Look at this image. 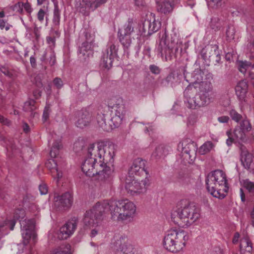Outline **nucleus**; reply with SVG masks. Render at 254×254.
<instances>
[{
  "mask_svg": "<svg viewBox=\"0 0 254 254\" xmlns=\"http://www.w3.org/2000/svg\"><path fill=\"white\" fill-rule=\"evenodd\" d=\"M134 204L127 199L98 201L93 207L86 211L82 221L85 227L91 228L98 225L103 220V215L110 211L112 218L126 220L132 217L135 212Z\"/></svg>",
  "mask_w": 254,
  "mask_h": 254,
  "instance_id": "nucleus-1",
  "label": "nucleus"
},
{
  "mask_svg": "<svg viewBox=\"0 0 254 254\" xmlns=\"http://www.w3.org/2000/svg\"><path fill=\"white\" fill-rule=\"evenodd\" d=\"M159 38L158 51L162 57H165L166 61H172L177 58L178 54L181 53L182 44L176 33H169L165 30L159 33Z\"/></svg>",
  "mask_w": 254,
  "mask_h": 254,
  "instance_id": "nucleus-2",
  "label": "nucleus"
},
{
  "mask_svg": "<svg viewBox=\"0 0 254 254\" xmlns=\"http://www.w3.org/2000/svg\"><path fill=\"white\" fill-rule=\"evenodd\" d=\"M207 191L214 197L224 198L227 195L229 187L225 173L216 170L209 173L205 179Z\"/></svg>",
  "mask_w": 254,
  "mask_h": 254,
  "instance_id": "nucleus-3",
  "label": "nucleus"
},
{
  "mask_svg": "<svg viewBox=\"0 0 254 254\" xmlns=\"http://www.w3.org/2000/svg\"><path fill=\"white\" fill-rule=\"evenodd\" d=\"M115 145L111 142H99L96 147L91 144L88 148L87 157L98 158L97 163L102 166H110L114 168V157Z\"/></svg>",
  "mask_w": 254,
  "mask_h": 254,
  "instance_id": "nucleus-4",
  "label": "nucleus"
},
{
  "mask_svg": "<svg viewBox=\"0 0 254 254\" xmlns=\"http://www.w3.org/2000/svg\"><path fill=\"white\" fill-rule=\"evenodd\" d=\"M179 206L180 207L172 215L173 221L179 226H189L199 218V209L188 200L180 201Z\"/></svg>",
  "mask_w": 254,
  "mask_h": 254,
  "instance_id": "nucleus-5",
  "label": "nucleus"
},
{
  "mask_svg": "<svg viewBox=\"0 0 254 254\" xmlns=\"http://www.w3.org/2000/svg\"><path fill=\"white\" fill-rule=\"evenodd\" d=\"M98 158L87 157L82 163L81 169L86 176H97L101 181H110L112 178L114 168L110 166H102L97 163Z\"/></svg>",
  "mask_w": 254,
  "mask_h": 254,
  "instance_id": "nucleus-6",
  "label": "nucleus"
},
{
  "mask_svg": "<svg viewBox=\"0 0 254 254\" xmlns=\"http://www.w3.org/2000/svg\"><path fill=\"white\" fill-rule=\"evenodd\" d=\"M189 239L188 233L184 230H170L164 236L163 245L167 251L176 253L183 249Z\"/></svg>",
  "mask_w": 254,
  "mask_h": 254,
  "instance_id": "nucleus-7",
  "label": "nucleus"
},
{
  "mask_svg": "<svg viewBox=\"0 0 254 254\" xmlns=\"http://www.w3.org/2000/svg\"><path fill=\"white\" fill-rule=\"evenodd\" d=\"M196 87L197 86L188 85L184 92V97L186 99L185 103L186 106L190 109H195L210 103L199 93L194 96L196 92Z\"/></svg>",
  "mask_w": 254,
  "mask_h": 254,
  "instance_id": "nucleus-8",
  "label": "nucleus"
},
{
  "mask_svg": "<svg viewBox=\"0 0 254 254\" xmlns=\"http://www.w3.org/2000/svg\"><path fill=\"white\" fill-rule=\"evenodd\" d=\"M134 22L132 18L128 19L124 27L119 29L118 35L120 42L123 45L125 51H127L131 44L130 34L133 31Z\"/></svg>",
  "mask_w": 254,
  "mask_h": 254,
  "instance_id": "nucleus-9",
  "label": "nucleus"
},
{
  "mask_svg": "<svg viewBox=\"0 0 254 254\" xmlns=\"http://www.w3.org/2000/svg\"><path fill=\"white\" fill-rule=\"evenodd\" d=\"M181 149L183 156L189 163L194 161L196 156V144L189 139H186L178 144Z\"/></svg>",
  "mask_w": 254,
  "mask_h": 254,
  "instance_id": "nucleus-10",
  "label": "nucleus"
},
{
  "mask_svg": "<svg viewBox=\"0 0 254 254\" xmlns=\"http://www.w3.org/2000/svg\"><path fill=\"white\" fill-rule=\"evenodd\" d=\"M202 58L205 62H209L212 64H219L221 60L220 52L217 45H208L201 51Z\"/></svg>",
  "mask_w": 254,
  "mask_h": 254,
  "instance_id": "nucleus-11",
  "label": "nucleus"
},
{
  "mask_svg": "<svg viewBox=\"0 0 254 254\" xmlns=\"http://www.w3.org/2000/svg\"><path fill=\"white\" fill-rule=\"evenodd\" d=\"M252 126L247 116L245 117L235 127L234 129V135L238 141L245 142L247 140L246 133L250 131Z\"/></svg>",
  "mask_w": 254,
  "mask_h": 254,
  "instance_id": "nucleus-12",
  "label": "nucleus"
},
{
  "mask_svg": "<svg viewBox=\"0 0 254 254\" xmlns=\"http://www.w3.org/2000/svg\"><path fill=\"white\" fill-rule=\"evenodd\" d=\"M72 203V196L69 192L55 196L54 206L57 211H63L70 208Z\"/></svg>",
  "mask_w": 254,
  "mask_h": 254,
  "instance_id": "nucleus-13",
  "label": "nucleus"
},
{
  "mask_svg": "<svg viewBox=\"0 0 254 254\" xmlns=\"http://www.w3.org/2000/svg\"><path fill=\"white\" fill-rule=\"evenodd\" d=\"M104 108H107L109 110V107L105 106ZM109 112L106 111L105 109L103 110V107H101L98 109V112L96 116L97 124L103 130L109 131L112 130L111 123L110 122Z\"/></svg>",
  "mask_w": 254,
  "mask_h": 254,
  "instance_id": "nucleus-14",
  "label": "nucleus"
},
{
  "mask_svg": "<svg viewBox=\"0 0 254 254\" xmlns=\"http://www.w3.org/2000/svg\"><path fill=\"white\" fill-rule=\"evenodd\" d=\"M116 243L117 249L115 254H134L133 246L125 236H121Z\"/></svg>",
  "mask_w": 254,
  "mask_h": 254,
  "instance_id": "nucleus-15",
  "label": "nucleus"
},
{
  "mask_svg": "<svg viewBox=\"0 0 254 254\" xmlns=\"http://www.w3.org/2000/svg\"><path fill=\"white\" fill-rule=\"evenodd\" d=\"M77 121L75 126L79 128H83L88 126L92 120V112L90 108L82 109L77 112Z\"/></svg>",
  "mask_w": 254,
  "mask_h": 254,
  "instance_id": "nucleus-16",
  "label": "nucleus"
},
{
  "mask_svg": "<svg viewBox=\"0 0 254 254\" xmlns=\"http://www.w3.org/2000/svg\"><path fill=\"white\" fill-rule=\"evenodd\" d=\"M146 161L140 158L133 161L132 166L128 170V174L130 177L136 176H147V172L145 169Z\"/></svg>",
  "mask_w": 254,
  "mask_h": 254,
  "instance_id": "nucleus-17",
  "label": "nucleus"
},
{
  "mask_svg": "<svg viewBox=\"0 0 254 254\" xmlns=\"http://www.w3.org/2000/svg\"><path fill=\"white\" fill-rule=\"evenodd\" d=\"M78 222V219L77 217H72L60 228L59 237L61 236L62 239H66L68 238L76 229Z\"/></svg>",
  "mask_w": 254,
  "mask_h": 254,
  "instance_id": "nucleus-18",
  "label": "nucleus"
},
{
  "mask_svg": "<svg viewBox=\"0 0 254 254\" xmlns=\"http://www.w3.org/2000/svg\"><path fill=\"white\" fill-rule=\"evenodd\" d=\"M203 71L197 68L195 69L192 72L190 73L187 72L186 70L184 71V75L186 80L190 83L189 85H196L198 86L201 84V82H203Z\"/></svg>",
  "mask_w": 254,
  "mask_h": 254,
  "instance_id": "nucleus-19",
  "label": "nucleus"
},
{
  "mask_svg": "<svg viewBox=\"0 0 254 254\" xmlns=\"http://www.w3.org/2000/svg\"><path fill=\"white\" fill-rule=\"evenodd\" d=\"M240 149L242 164L246 169L254 173V161L252 154L250 153L244 146H242Z\"/></svg>",
  "mask_w": 254,
  "mask_h": 254,
  "instance_id": "nucleus-20",
  "label": "nucleus"
},
{
  "mask_svg": "<svg viewBox=\"0 0 254 254\" xmlns=\"http://www.w3.org/2000/svg\"><path fill=\"white\" fill-rule=\"evenodd\" d=\"M146 182L144 180L138 181L133 180L131 182L127 183L125 186L126 189L132 194L140 193L146 190Z\"/></svg>",
  "mask_w": 254,
  "mask_h": 254,
  "instance_id": "nucleus-21",
  "label": "nucleus"
},
{
  "mask_svg": "<svg viewBox=\"0 0 254 254\" xmlns=\"http://www.w3.org/2000/svg\"><path fill=\"white\" fill-rule=\"evenodd\" d=\"M199 89V93L202 95L208 101L211 102L214 97L213 85L208 81H204L198 87Z\"/></svg>",
  "mask_w": 254,
  "mask_h": 254,
  "instance_id": "nucleus-22",
  "label": "nucleus"
},
{
  "mask_svg": "<svg viewBox=\"0 0 254 254\" xmlns=\"http://www.w3.org/2000/svg\"><path fill=\"white\" fill-rule=\"evenodd\" d=\"M22 228V235L23 238V244L26 246L29 243L33 234L34 224L31 220L23 222L21 224Z\"/></svg>",
  "mask_w": 254,
  "mask_h": 254,
  "instance_id": "nucleus-23",
  "label": "nucleus"
},
{
  "mask_svg": "<svg viewBox=\"0 0 254 254\" xmlns=\"http://www.w3.org/2000/svg\"><path fill=\"white\" fill-rule=\"evenodd\" d=\"M160 28V22L153 19H145L142 24V34L144 36H149L157 31Z\"/></svg>",
  "mask_w": 254,
  "mask_h": 254,
  "instance_id": "nucleus-24",
  "label": "nucleus"
},
{
  "mask_svg": "<svg viewBox=\"0 0 254 254\" xmlns=\"http://www.w3.org/2000/svg\"><path fill=\"white\" fill-rule=\"evenodd\" d=\"M93 46L90 45L82 44L81 46L79 47L78 50V58L82 63H86L88 61L90 57H93Z\"/></svg>",
  "mask_w": 254,
  "mask_h": 254,
  "instance_id": "nucleus-25",
  "label": "nucleus"
},
{
  "mask_svg": "<svg viewBox=\"0 0 254 254\" xmlns=\"http://www.w3.org/2000/svg\"><path fill=\"white\" fill-rule=\"evenodd\" d=\"M107 0H75L76 6L77 7H85L95 9L101 5L105 3Z\"/></svg>",
  "mask_w": 254,
  "mask_h": 254,
  "instance_id": "nucleus-26",
  "label": "nucleus"
},
{
  "mask_svg": "<svg viewBox=\"0 0 254 254\" xmlns=\"http://www.w3.org/2000/svg\"><path fill=\"white\" fill-rule=\"evenodd\" d=\"M248 90V82L244 80L239 81L236 87V94L240 101H244Z\"/></svg>",
  "mask_w": 254,
  "mask_h": 254,
  "instance_id": "nucleus-27",
  "label": "nucleus"
},
{
  "mask_svg": "<svg viewBox=\"0 0 254 254\" xmlns=\"http://www.w3.org/2000/svg\"><path fill=\"white\" fill-rule=\"evenodd\" d=\"M240 252L242 254H246V253L251 254L253 250V244L250 239L245 237L240 240Z\"/></svg>",
  "mask_w": 254,
  "mask_h": 254,
  "instance_id": "nucleus-28",
  "label": "nucleus"
},
{
  "mask_svg": "<svg viewBox=\"0 0 254 254\" xmlns=\"http://www.w3.org/2000/svg\"><path fill=\"white\" fill-rule=\"evenodd\" d=\"M168 146L163 144H160L157 146L155 150L153 152L152 157L155 159L158 160L166 156L168 154Z\"/></svg>",
  "mask_w": 254,
  "mask_h": 254,
  "instance_id": "nucleus-29",
  "label": "nucleus"
},
{
  "mask_svg": "<svg viewBox=\"0 0 254 254\" xmlns=\"http://www.w3.org/2000/svg\"><path fill=\"white\" fill-rule=\"evenodd\" d=\"M114 58L111 57L109 56V51L108 49L106 50V52L103 54L102 58L101 61L100 65L102 68L105 69H109L112 67L113 62Z\"/></svg>",
  "mask_w": 254,
  "mask_h": 254,
  "instance_id": "nucleus-30",
  "label": "nucleus"
},
{
  "mask_svg": "<svg viewBox=\"0 0 254 254\" xmlns=\"http://www.w3.org/2000/svg\"><path fill=\"white\" fill-rule=\"evenodd\" d=\"M174 8V3L168 0L161 2L157 5V10L164 14L171 12Z\"/></svg>",
  "mask_w": 254,
  "mask_h": 254,
  "instance_id": "nucleus-31",
  "label": "nucleus"
},
{
  "mask_svg": "<svg viewBox=\"0 0 254 254\" xmlns=\"http://www.w3.org/2000/svg\"><path fill=\"white\" fill-rule=\"evenodd\" d=\"M112 113L116 115H119L125 116L126 110L125 105L123 103L122 100H118L117 102L112 107Z\"/></svg>",
  "mask_w": 254,
  "mask_h": 254,
  "instance_id": "nucleus-32",
  "label": "nucleus"
},
{
  "mask_svg": "<svg viewBox=\"0 0 254 254\" xmlns=\"http://www.w3.org/2000/svg\"><path fill=\"white\" fill-rule=\"evenodd\" d=\"M250 67L254 68V63L252 61H238L237 63L238 69L243 74H245Z\"/></svg>",
  "mask_w": 254,
  "mask_h": 254,
  "instance_id": "nucleus-33",
  "label": "nucleus"
},
{
  "mask_svg": "<svg viewBox=\"0 0 254 254\" xmlns=\"http://www.w3.org/2000/svg\"><path fill=\"white\" fill-rule=\"evenodd\" d=\"M112 114L111 117L110 116V122L111 123L112 129L113 128L119 127L121 125L125 116L116 115L113 112Z\"/></svg>",
  "mask_w": 254,
  "mask_h": 254,
  "instance_id": "nucleus-34",
  "label": "nucleus"
},
{
  "mask_svg": "<svg viewBox=\"0 0 254 254\" xmlns=\"http://www.w3.org/2000/svg\"><path fill=\"white\" fill-rule=\"evenodd\" d=\"M164 81L167 85H170L173 87L180 82L179 75L175 72H171L165 78Z\"/></svg>",
  "mask_w": 254,
  "mask_h": 254,
  "instance_id": "nucleus-35",
  "label": "nucleus"
},
{
  "mask_svg": "<svg viewBox=\"0 0 254 254\" xmlns=\"http://www.w3.org/2000/svg\"><path fill=\"white\" fill-rule=\"evenodd\" d=\"M229 115L231 120L237 124L247 116L245 114H240L235 109H231L229 111Z\"/></svg>",
  "mask_w": 254,
  "mask_h": 254,
  "instance_id": "nucleus-36",
  "label": "nucleus"
},
{
  "mask_svg": "<svg viewBox=\"0 0 254 254\" xmlns=\"http://www.w3.org/2000/svg\"><path fill=\"white\" fill-rule=\"evenodd\" d=\"M224 25V21L218 17L212 18L210 23V26L211 28L214 31H218L220 30Z\"/></svg>",
  "mask_w": 254,
  "mask_h": 254,
  "instance_id": "nucleus-37",
  "label": "nucleus"
},
{
  "mask_svg": "<svg viewBox=\"0 0 254 254\" xmlns=\"http://www.w3.org/2000/svg\"><path fill=\"white\" fill-rule=\"evenodd\" d=\"M213 147L214 144L211 141H206L200 147L199 152L202 155L207 154L211 151Z\"/></svg>",
  "mask_w": 254,
  "mask_h": 254,
  "instance_id": "nucleus-38",
  "label": "nucleus"
},
{
  "mask_svg": "<svg viewBox=\"0 0 254 254\" xmlns=\"http://www.w3.org/2000/svg\"><path fill=\"white\" fill-rule=\"evenodd\" d=\"M61 147V144L60 141H56L53 143L50 153L51 157L56 158L57 157L59 154Z\"/></svg>",
  "mask_w": 254,
  "mask_h": 254,
  "instance_id": "nucleus-39",
  "label": "nucleus"
},
{
  "mask_svg": "<svg viewBox=\"0 0 254 254\" xmlns=\"http://www.w3.org/2000/svg\"><path fill=\"white\" fill-rule=\"evenodd\" d=\"M36 102L33 99H30L25 102L24 104L23 109L26 112H32L36 109L35 106Z\"/></svg>",
  "mask_w": 254,
  "mask_h": 254,
  "instance_id": "nucleus-40",
  "label": "nucleus"
},
{
  "mask_svg": "<svg viewBox=\"0 0 254 254\" xmlns=\"http://www.w3.org/2000/svg\"><path fill=\"white\" fill-rule=\"evenodd\" d=\"M60 10L57 4H55L54 10V17L53 22L56 26H59L60 23Z\"/></svg>",
  "mask_w": 254,
  "mask_h": 254,
  "instance_id": "nucleus-41",
  "label": "nucleus"
},
{
  "mask_svg": "<svg viewBox=\"0 0 254 254\" xmlns=\"http://www.w3.org/2000/svg\"><path fill=\"white\" fill-rule=\"evenodd\" d=\"M235 28L232 25H228L226 31V36L227 41H231L234 39Z\"/></svg>",
  "mask_w": 254,
  "mask_h": 254,
  "instance_id": "nucleus-42",
  "label": "nucleus"
},
{
  "mask_svg": "<svg viewBox=\"0 0 254 254\" xmlns=\"http://www.w3.org/2000/svg\"><path fill=\"white\" fill-rule=\"evenodd\" d=\"M243 185L250 193L254 194V183L247 179L244 181Z\"/></svg>",
  "mask_w": 254,
  "mask_h": 254,
  "instance_id": "nucleus-43",
  "label": "nucleus"
},
{
  "mask_svg": "<svg viewBox=\"0 0 254 254\" xmlns=\"http://www.w3.org/2000/svg\"><path fill=\"white\" fill-rule=\"evenodd\" d=\"M118 46L114 44H112L110 46L109 48L107 49L109 50L110 56L114 58L118 57Z\"/></svg>",
  "mask_w": 254,
  "mask_h": 254,
  "instance_id": "nucleus-44",
  "label": "nucleus"
},
{
  "mask_svg": "<svg viewBox=\"0 0 254 254\" xmlns=\"http://www.w3.org/2000/svg\"><path fill=\"white\" fill-rule=\"evenodd\" d=\"M46 166L51 170V172L54 171L58 168V165L56 160L51 159L46 163Z\"/></svg>",
  "mask_w": 254,
  "mask_h": 254,
  "instance_id": "nucleus-45",
  "label": "nucleus"
},
{
  "mask_svg": "<svg viewBox=\"0 0 254 254\" xmlns=\"http://www.w3.org/2000/svg\"><path fill=\"white\" fill-rule=\"evenodd\" d=\"M84 37L85 38V41L83 42L82 44H85V45H90L93 46V43L94 42L93 36L88 32H85L84 33Z\"/></svg>",
  "mask_w": 254,
  "mask_h": 254,
  "instance_id": "nucleus-46",
  "label": "nucleus"
},
{
  "mask_svg": "<svg viewBox=\"0 0 254 254\" xmlns=\"http://www.w3.org/2000/svg\"><path fill=\"white\" fill-rule=\"evenodd\" d=\"M23 2H18L13 5L12 9L13 10L15 11L16 12H18L19 14H23Z\"/></svg>",
  "mask_w": 254,
  "mask_h": 254,
  "instance_id": "nucleus-47",
  "label": "nucleus"
},
{
  "mask_svg": "<svg viewBox=\"0 0 254 254\" xmlns=\"http://www.w3.org/2000/svg\"><path fill=\"white\" fill-rule=\"evenodd\" d=\"M52 175L54 179L56 180L57 183H58L59 180L63 177V173L58 168L54 171L52 172Z\"/></svg>",
  "mask_w": 254,
  "mask_h": 254,
  "instance_id": "nucleus-48",
  "label": "nucleus"
},
{
  "mask_svg": "<svg viewBox=\"0 0 254 254\" xmlns=\"http://www.w3.org/2000/svg\"><path fill=\"white\" fill-rule=\"evenodd\" d=\"M208 5L214 8L220 7L222 4V0H210Z\"/></svg>",
  "mask_w": 254,
  "mask_h": 254,
  "instance_id": "nucleus-49",
  "label": "nucleus"
},
{
  "mask_svg": "<svg viewBox=\"0 0 254 254\" xmlns=\"http://www.w3.org/2000/svg\"><path fill=\"white\" fill-rule=\"evenodd\" d=\"M51 112L50 107L49 105L46 106L44 108L43 114V120L44 122H46L49 118L50 113Z\"/></svg>",
  "mask_w": 254,
  "mask_h": 254,
  "instance_id": "nucleus-50",
  "label": "nucleus"
},
{
  "mask_svg": "<svg viewBox=\"0 0 254 254\" xmlns=\"http://www.w3.org/2000/svg\"><path fill=\"white\" fill-rule=\"evenodd\" d=\"M150 71L155 74H159L161 72V69L155 64H151L149 66Z\"/></svg>",
  "mask_w": 254,
  "mask_h": 254,
  "instance_id": "nucleus-51",
  "label": "nucleus"
},
{
  "mask_svg": "<svg viewBox=\"0 0 254 254\" xmlns=\"http://www.w3.org/2000/svg\"><path fill=\"white\" fill-rule=\"evenodd\" d=\"M83 142L80 141H76L74 143L73 149L75 152H79L83 149Z\"/></svg>",
  "mask_w": 254,
  "mask_h": 254,
  "instance_id": "nucleus-52",
  "label": "nucleus"
},
{
  "mask_svg": "<svg viewBox=\"0 0 254 254\" xmlns=\"http://www.w3.org/2000/svg\"><path fill=\"white\" fill-rule=\"evenodd\" d=\"M53 83L58 89H60L63 86V82L61 78L56 77L53 80Z\"/></svg>",
  "mask_w": 254,
  "mask_h": 254,
  "instance_id": "nucleus-53",
  "label": "nucleus"
},
{
  "mask_svg": "<svg viewBox=\"0 0 254 254\" xmlns=\"http://www.w3.org/2000/svg\"><path fill=\"white\" fill-rule=\"evenodd\" d=\"M6 24V21H4L3 19H0V29L2 30L4 28H5L6 31H8L10 29V27L11 26L9 24H7V25H5Z\"/></svg>",
  "mask_w": 254,
  "mask_h": 254,
  "instance_id": "nucleus-54",
  "label": "nucleus"
},
{
  "mask_svg": "<svg viewBox=\"0 0 254 254\" xmlns=\"http://www.w3.org/2000/svg\"><path fill=\"white\" fill-rule=\"evenodd\" d=\"M39 189L41 194H46L48 192V188L45 184L40 185Z\"/></svg>",
  "mask_w": 254,
  "mask_h": 254,
  "instance_id": "nucleus-55",
  "label": "nucleus"
},
{
  "mask_svg": "<svg viewBox=\"0 0 254 254\" xmlns=\"http://www.w3.org/2000/svg\"><path fill=\"white\" fill-rule=\"evenodd\" d=\"M227 135L228 136V138L226 140V144L228 146H231L234 141V138L231 136V133L230 131H228L226 132Z\"/></svg>",
  "mask_w": 254,
  "mask_h": 254,
  "instance_id": "nucleus-56",
  "label": "nucleus"
},
{
  "mask_svg": "<svg viewBox=\"0 0 254 254\" xmlns=\"http://www.w3.org/2000/svg\"><path fill=\"white\" fill-rule=\"evenodd\" d=\"M248 47L251 51L253 50L254 51V35H252L248 44Z\"/></svg>",
  "mask_w": 254,
  "mask_h": 254,
  "instance_id": "nucleus-57",
  "label": "nucleus"
},
{
  "mask_svg": "<svg viewBox=\"0 0 254 254\" xmlns=\"http://www.w3.org/2000/svg\"><path fill=\"white\" fill-rule=\"evenodd\" d=\"M45 15V12L43 9H40L37 14V17L38 20L40 22H42L44 20V18Z\"/></svg>",
  "mask_w": 254,
  "mask_h": 254,
  "instance_id": "nucleus-58",
  "label": "nucleus"
},
{
  "mask_svg": "<svg viewBox=\"0 0 254 254\" xmlns=\"http://www.w3.org/2000/svg\"><path fill=\"white\" fill-rule=\"evenodd\" d=\"M230 120V117L227 116H222L218 118V121L221 123H227Z\"/></svg>",
  "mask_w": 254,
  "mask_h": 254,
  "instance_id": "nucleus-59",
  "label": "nucleus"
},
{
  "mask_svg": "<svg viewBox=\"0 0 254 254\" xmlns=\"http://www.w3.org/2000/svg\"><path fill=\"white\" fill-rule=\"evenodd\" d=\"M134 4L139 8H143L145 6V2L143 0H134Z\"/></svg>",
  "mask_w": 254,
  "mask_h": 254,
  "instance_id": "nucleus-60",
  "label": "nucleus"
},
{
  "mask_svg": "<svg viewBox=\"0 0 254 254\" xmlns=\"http://www.w3.org/2000/svg\"><path fill=\"white\" fill-rule=\"evenodd\" d=\"M23 8H24L25 10L28 13H30L32 12V9L31 7V5L29 2H23Z\"/></svg>",
  "mask_w": 254,
  "mask_h": 254,
  "instance_id": "nucleus-61",
  "label": "nucleus"
},
{
  "mask_svg": "<svg viewBox=\"0 0 254 254\" xmlns=\"http://www.w3.org/2000/svg\"><path fill=\"white\" fill-rule=\"evenodd\" d=\"M0 123H2L3 125H5L7 126H9L10 124V122L6 118H5L4 117L1 116L0 115Z\"/></svg>",
  "mask_w": 254,
  "mask_h": 254,
  "instance_id": "nucleus-62",
  "label": "nucleus"
},
{
  "mask_svg": "<svg viewBox=\"0 0 254 254\" xmlns=\"http://www.w3.org/2000/svg\"><path fill=\"white\" fill-rule=\"evenodd\" d=\"M33 95L35 99H38L41 96V91L38 89H35L33 92Z\"/></svg>",
  "mask_w": 254,
  "mask_h": 254,
  "instance_id": "nucleus-63",
  "label": "nucleus"
},
{
  "mask_svg": "<svg viewBox=\"0 0 254 254\" xmlns=\"http://www.w3.org/2000/svg\"><path fill=\"white\" fill-rule=\"evenodd\" d=\"M30 62L31 66L35 68L37 66L36 58L34 56H31L30 58Z\"/></svg>",
  "mask_w": 254,
  "mask_h": 254,
  "instance_id": "nucleus-64",
  "label": "nucleus"
}]
</instances>
